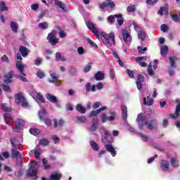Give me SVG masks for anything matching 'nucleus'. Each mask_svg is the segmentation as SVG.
<instances>
[{
  "label": "nucleus",
  "mask_w": 180,
  "mask_h": 180,
  "mask_svg": "<svg viewBox=\"0 0 180 180\" xmlns=\"http://www.w3.org/2000/svg\"><path fill=\"white\" fill-rule=\"evenodd\" d=\"M94 78L96 79V81H103V79L105 78V74L101 71H98L96 73Z\"/></svg>",
  "instance_id": "6ab92c4d"
},
{
  "label": "nucleus",
  "mask_w": 180,
  "mask_h": 180,
  "mask_svg": "<svg viewBox=\"0 0 180 180\" xmlns=\"http://www.w3.org/2000/svg\"><path fill=\"white\" fill-rule=\"evenodd\" d=\"M76 110L77 112H79V113H85V112H86V108H85V107H82L81 104L77 105Z\"/></svg>",
  "instance_id": "2f4dec72"
},
{
  "label": "nucleus",
  "mask_w": 180,
  "mask_h": 180,
  "mask_svg": "<svg viewBox=\"0 0 180 180\" xmlns=\"http://www.w3.org/2000/svg\"><path fill=\"white\" fill-rule=\"evenodd\" d=\"M39 4H33L31 5V9H32V11H37V8H39Z\"/></svg>",
  "instance_id": "338daca9"
},
{
  "label": "nucleus",
  "mask_w": 180,
  "mask_h": 180,
  "mask_svg": "<svg viewBox=\"0 0 180 180\" xmlns=\"http://www.w3.org/2000/svg\"><path fill=\"white\" fill-rule=\"evenodd\" d=\"M122 37L126 44H130V43H131V37H130L129 32L122 30Z\"/></svg>",
  "instance_id": "423d86ee"
},
{
  "label": "nucleus",
  "mask_w": 180,
  "mask_h": 180,
  "mask_svg": "<svg viewBox=\"0 0 180 180\" xmlns=\"http://www.w3.org/2000/svg\"><path fill=\"white\" fill-rule=\"evenodd\" d=\"M145 60H146V58L143 56L136 58V63H139V65L141 67H147V63H146V62H143V61H145Z\"/></svg>",
  "instance_id": "4be33fe9"
},
{
  "label": "nucleus",
  "mask_w": 180,
  "mask_h": 180,
  "mask_svg": "<svg viewBox=\"0 0 180 180\" xmlns=\"http://www.w3.org/2000/svg\"><path fill=\"white\" fill-rule=\"evenodd\" d=\"M50 77L49 82L54 84V82L58 79V75H57L56 72H50Z\"/></svg>",
  "instance_id": "f8f14e48"
},
{
  "label": "nucleus",
  "mask_w": 180,
  "mask_h": 180,
  "mask_svg": "<svg viewBox=\"0 0 180 180\" xmlns=\"http://www.w3.org/2000/svg\"><path fill=\"white\" fill-rule=\"evenodd\" d=\"M19 51L20 54L22 56V57H27V56L29 54V49H27L26 46H20Z\"/></svg>",
  "instance_id": "2eb2a0df"
},
{
  "label": "nucleus",
  "mask_w": 180,
  "mask_h": 180,
  "mask_svg": "<svg viewBox=\"0 0 180 180\" xmlns=\"http://www.w3.org/2000/svg\"><path fill=\"white\" fill-rule=\"evenodd\" d=\"M135 30H136V32H138V37L140 40H144V39H146V32H144V31L141 30L140 28H139L138 27H134Z\"/></svg>",
  "instance_id": "1a4fd4ad"
},
{
  "label": "nucleus",
  "mask_w": 180,
  "mask_h": 180,
  "mask_svg": "<svg viewBox=\"0 0 180 180\" xmlns=\"http://www.w3.org/2000/svg\"><path fill=\"white\" fill-rule=\"evenodd\" d=\"M127 73L128 74L129 78H134V72H133V71L127 69Z\"/></svg>",
  "instance_id": "69168bd1"
},
{
  "label": "nucleus",
  "mask_w": 180,
  "mask_h": 180,
  "mask_svg": "<svg viewBox=\"0 0 180 180\" xmlns=\"http://www.w3.org/2000/svg\"><path fill=\"white\" fill-rule=\"evenodd\" d=\"M41 63H43V58H37L34 60V63L36 64V65H40Z\"/></svg>",
  "instance_id": "6e6d98bb"
},
{
  "label": "nucleus",
  "mask_w": 180,
  "mask_h": 180,
  "mask_svg": "<svg viewBox=\"0 0 180 180\" xmlns=\"http://www.w3.org/2000/svg\"><path fill=\"white\" fill-rule=\"evenodd\" d=\"M116 16L114 15H110L108 18V21L110 23V25H113V23L115 22V19Z\"/></svg>",
  "instance_id": "603ef678"
},
{
  "label": "nucleus",
  "mask_w": 180,
  "mask_h": 180,
  "mask_svg": "<svg viewBox=\"0 0 180 180\" xmlns=\"http://www.w3.org/2000/svg\"><path fill=\"white\" fill-rule=\"evenodd\" d=\"M169 61H170V65L171 67H174V68H175V60H179V58H172V57H170L169 58Z\"/></svg>",
  "instance_id": "c03bdc74"
},
{
  "label": "nucleus",
  "mask_w": 180,
  "mask_h": 180,
  "mask_svg": "<svg viewBox=\"0 0 180 180\" xmlns=\"http://www.w3.org/2000/svg\"><path fill=\"white\" fill-rule=\"evenodd\" d=\"M158 0H146V4L148 5H155Z\"/></svg>",
  "instance_id": "e2e57ef3"
},
{
  "label": "nucleus",
  "mask_w": 180,
  "mask_h": 180,
  "mask_svg": "<svg viewBox=\"0 0 180 180\" xmlns=\"http://www.w3.org/2000/svg\"><path fill=\"white\" fill-rule=\"evenodd\" d=\"M55 4H56V5L58 6L60 8V9H62V11H63V12H66L67 6H65V4H64L63 3V1L56 0Z\"/></svg>",
  "instance_id": "5701e85b"
},
{
  "label": "nucleus",
  "mask_w": 180,
  "mask_h": 180,
  "mask_svg": "<svg viewBox=\"0 0 180 180\" xmlns=\"http://www.w3.org/2000/svg\"><path fill=\"white\" fill-rule=\"evenodd\" d=\"M87 42L91 47H93V49H98V45H96V44L94 42V41L91 40L90 39H87Z\"/></svg>",
  "instance_id": "49530a36"
},
{
  "label": "nucleus",
  "mask_w": 180,
  "mask_h": 180,
  "mask_svg": "<svg viewBox=\"0 0 180 180\" xmlns=\"http://www.w3.org/2000/svg\"><path fill=\"white\" fill-rule=\"evenodd\" d=\"M34 94L36 95L35 96L37 102L44 103V98H43L41 93H37V91H34Z\"/></svg>",
  "instance_id": "aec40b11"
},
{
  "label": "nucleus",
  "mask_w": 180,
  "mask_h": 180,
  "mask_svg": "<svg viewBox=\"0 0 180 180\" xmlns=\"http://www.w3.org/2000/svg\"><path fill=\"white\" fill-rule=\"evenodd\" d=\"M46 99H48L49 102H52V103H57V97H56L53 94H46Z\"/></svg>",
  "instance_id": "b1692460"
},
{
  "label": "nucleus",
  "mask_w": 180,
  "mask_h": 180,
  "mask_svg": "<svg viewBox=\"0 0 180 180\" xmlns=\"http://www.w3.org/2000/svg\"><path fill=\"white\" fill-rule=\"evenodd\" d=\"M10 26L14 33H18V30L19 29V25H18V23L11 21L10 23Z\"/></svg>",
  "instance_id": "393cba45"
},
{
  "label": "nucleus",
  "mask_w": 180,
  "mask_h": 180,
  "mask_svg": "<svg viewBox=\"0 0 180 180\" xmlns=\"http://www.w3.org/2000/svg\"><path fill=\"white\" fill-rule=\"evenodd\" d=\"M152 123H153V124H152L150 122H146L145 124H146V127L147 129H149L150 130H153V129H155L156 127V124H155V121H153Z\"/></svg>",
  "instance_id": "72a5a7b5"
},
{
  "label": "nucleus",
  "mask_w": 180,
  "mask_h": 180,
  "mask_svg": "<svg viewBox=\"0 0 180 180\" xmlns=\"http://www.w3.org/2000/svg\"><path fill=\"white\" fill-rule=\"evenodd\" d=\"M171 162V165L174 167V168H178V167H179V163L178 162V160H176L175 158H172L170 160Z\"/></svg>",
  "instance_id": "473e14b6"
},
{
  "label": "nucleus",
  "mask_w": 180,
  "mask_h": 180,
  "mask_svg": "<svg viewBox=\"0 0 180 180\" xmlns=\"http://www.w3.org/2000/svg\"><path fill=\"white\" fill-rule=\"evenodd\" d=\"M105 148L107 150V151H108V153H110L112 157H115V155H116V150H115V148L112 144L105 145Z\"/></svg>",
  "instance_id": "9d476101"
},
{
  "label": "nucleus",
  "mask_w": 180,
  "mask_h": 180,
  "mask_svg": "<svg viewBox=\"0 0 180 180\" xmlns=\"http://www.w3.org/2000/svg\"><path fill=\"white\" fill-rule=\"evenodd\" d=\"M15 78L20 79V81H22V82H27V79H26L24 75L22 76L20 74H17L15 75Z\"/></svg>",
  "instance_id": "79ce46f5"
},
{
  "label": "nucleus",
  "mask_w": 180,
  "mask_h": 180,
  "mask_svg": "<svg viewBox=\"0 0 180 180\" xmlns=\"http://www.w3.org/2000/svg\"><path fill=\"white\" fill-rule=\"evenodd\" d=\"M17 123H18V125L15 127L14 129L15 131H19V130H20V127L23 126L25 123H26V122L25 121V120L18 118Z\"/></svg>",
  "instance_id": "f3484780"
},
{
  "label": "nucleus",
  "mask_w": 180,
  "mask_h": 180,
  "mask_svg": "<svg viewBox=\"0 0 180 180\" xmlns=\"http://www.w3.org/2000/svg\"><path fill=\"white\" fill-rule=\"evenodd\" d=\"M56 36H57V32L56 30H53L47 37V40L49 41V43L51 44L52 46H56L57 43H58V38H56Z\"/></svg>",
  "instance_id": "f03ea898"
},
{
  "label": "nucleus",
  "mask_w": 180,
  "mask_h": 180,
  "mask_svg": "<svg viewBox=\"0 0 180 180\" xmlns=\"http://www.w3.org/2000/svg\"><path fill=\"white\" fill-rule=\"evenodd\" d=\"M103 110H106L105 106L102 107L97 110L91 111L89 114V116H98V115H99V113L101 112Z\"/></svg>",
  "instance_id": "412c9836"
},
{
  "label": "nucleus",
  "mask_w": 180,
  "mask_h": 180,
  "mask_svg": "<svg viewBox=\"0 0 180 180\" xmlns=\"http://www.w3.org/2000/svg\"><path fill=\"white\" fill-rule=\"evenodd\" d=\"M11 144L13 146L14 148L11 151V155L13 158H20L22 155L18 150H16V145L13 143V139H11Z\"/></svg>",
  "instance_id": "39448f33"
},
{
  "label": "nucleus",
  "mask_w": 180,
  "mask_h": 180,
  "mask_svg": "<svg viewBox=\"0 0 180 180\" xmlns=\"http://www.w3.org/2000/svg\"><path fill=\"white\" fill-rule=\"evenodd\" d=\"M1 109L4 112H11V107L6 103L1 104Z\"/></svg>",
  "instance_id": "c9c22d12"
},
{
  "label": "nucleus",
  "mask_w": 180,
  "mask_h": 180,
  "mask_svg": "<svg viewBox=\"0 0 180 180\" xmlns=\"http://www.w3.org/2000/svg\"><path fill=\"white\" fill-rule=\"evenodd\" d=\"M140 137H141L142 140L143 141H148V140H150V137H148V136L147 135H144L143 134H139Z\"/></svg>",
  "instance_id": "13d9d810"
},
{
  "label": "nucleus",
  "mask_w": 180,
  "mask_h": 180,
  "mask_svg": "<svg viewBox=\"0 0 180 180\" xmlns=\"http://www.w3.org/2000/svg\"><path fill=\"white\" fill-rule=\"evenodd\" d=\"M127 12H134L136 11V6L134 5H131L127 8Z\"/></svg>",
  "instance_id": "5fc2aeb1"
},
{
  "label": "nucleus",
  "mask_w": 180,
  "mask_h": 180,
  "mask_svg": "<svg viewBox=\"0 0 180 180\" xmlns=\"http://www.w3.org/2000/svg\"><path fill=\"white\" fill-rule=\"evenodd\" d=\"M15 66L17 70H18V72L21 75L26 77V74L25 73V65L22 64L20 61H17Z\"/></svg>",
  "instance_id": "6e6552de"
},
{
  "label": "nucleus",
  "mask_w": 180,
  "mask_h": 180,
  "mask_svg": "<svg viewBox=\"0 0 180 180\" xmlns=\"http://www.w3.org/2000/svg\"><path fill=\"white\" fill-rule=\"evenodd\" d=\"M121 109L122 112V117L124 120H126V119H127V107H126V105H122Z\"/></svg>",
  "instance_id": "cd10ccee"
},
{
  "label": "nucleus",
  "mask_w": 180,
  "mask_h": 180,
  "mask_svg": "<svg viewBox=\"0 0 180 180\" xmlns=\"http://www.w3.org/2000/svg\"><path fill=\"white\" fill-rule=\"evenodd\" d=\"M39 144H41L42 146H48L49 145V141L46 139H41L39 141Z\"/></svg>",
  "instance_id": "774afa93"
},
{
  "label": "nucleus",
  "mask_w": 180,
  "mask_h": 180,
  "mask_svg": "<svg viewBox=\"0 0 180 180\" xmlns=\"http://www.w3.org/2000/svg\"><path fill=\"white\" fill-rule=\"evenodd\" d=\"M40 29H42L43 30L47 29V27H49V24H47V22H40L38 25Z\"/></svg>",
  "instance_id": "a18cd8bd"
},
{
  "label": "nucleus",
  "mask_w": 180,
  "mask_h": 180,
  "mask_svg": "<svg viewBox=\"0 0 180 180\" xmlns=\"http://www.w3.org/2000/svg\"><path fill=\"white\" fill-rule=\"evenodd\" d=\"M30 133L33 136H37L38 134H40V130L38 129L32 128L30 129Z\"/></svg>",
  "instance_id": "e433bc0d"
},
{
  "label": "nucleus",
  "mask_w": 180,
  "mask_h": 180,
  "mask_svg": "<svg viewBox=\"0 0 180 180\" xmlns=\"http://www.w3.org/2000/svg\"><path fill=\"white\" fill-rule=\"evenodd\" d=\"M144 119H146V115H144V114L143 113H140L137 116L136 122H143Z\"/></svg>",
  "instance_id": "a19ab883"
},
{
  "label": "nucleus",
  "mask_w": 180,
  "mask_h": 180,
  "mask_svg": "<svg viewBox=\"0 0 180 180\" xmlns=\"http://www.w3.org/2000/svg\"><path fill=\"white\" fill-rule=\"evenodd\" d=\"M160 165L162 171H165V172L169 169V163L167 160H162Z\"/></svg>",
  "instance_id": "dca6fc26"
},
{
  "label": "nucleus",
  "mask_w": 180,
  "mask_h": 180,
  "mask_svg": "<svg viewBox=\"0 0 180 180\" xmlns=\"http://www.w3.org/2000/svg\"><path fill=\"white\" fill-rule=\"evenodd\" d=\"M159 15H168V7H161L158 12Z\"/></svg>",
  "instance_id": "c756f323"
},
{
  "label": "nucleus",
  "mask_w": 180,
  "mask_h": 180,
  "mask_svg": "<svg viewBox=\"0 0 180 180\" xmlns=\"http://www.w3.org/2000/svg\"><path fill=\"white\" fill-rule=\"evenodd\" d=\"M86 25L88 29L91 30L94 34H96L99 41L102 40L101 37L105 39V41H104V44H105L108 49L112 46V44H113V46L116 44V41H115V33L110 32L108 34L105 32L99 33V31L96 27V25L94 24L91 20L86 21Z\"/></svg>",
  "instance_id": "f257e3e1"
},
{
  "label": "nucleus",
  "mask_w": 180,
  "mask_h": 180,
  "mask_svg": "<svg viewBox=\"0 0 180 180\" xmlns=\"http://www.w3.org/2000/svg\"><path fill=\"white\" fill-rule=\"evenodd\" d=\"M91 68H92V63H88L87 65H86L84 68V72H89V71H91Z\"/></svg>",
  "instance_id": "09e8293b"
},
{
  "label": "nucleus",
  "mask_w": 180,
  "mask_h": 180,
  "mask_svg": "<svg viewBox=\"0 0 180 180\" xmlns=\"http://www.w3.org/2000/svg\"><path fill=\"white\" fill-rule=\"evenodd\" d=\"M75 120L77 122V123H85V122H86V117L84 116L77 117Z\"/></svg>",
  "instance_id": "4c0bfd02"
},
{
  "label": "nucleus",
  "mask_w": 180,
  "mask_h": 180,
  "mask_svg": "<svg viewBox=\"0 0 180 180\" xmlns=\"http://www.w3.org/2000/svg\"><path fill=\"white\" fill-rule=\"evenodd\" d=\"M176 102L178 104L176 106L175 113L170 115V117H172V119H177L178 117H180V113H179V112H180V100H179V98H177L176 100Z\"/></svg>",
  "instance_id": "20e7f679"
},
{
  "label": "nucleus",
  "mask_w": 180,
  "mask_h": 180,
  "mask_svg": "<svg viewBox=\"0 0 180 180\" xmlns=\"http://www.w3.org/2000/svg\"><path fill=\"white\" fill-rule=\"evenodd\" d=\"M108 6H110V8L112 9L115 8V3H113L112 1H110L103 2V4H100V8H101V9H105V8H108Z\"/></svg>",
  "instance_id": "9b49d317"
},
{
  "label": "nucleus",
  "mask_w": 180,
  "mask_h": 180,
  "mask_svg": "<svg viewBox=\"0 0 180 180\" xmlns=\"http://www.w3.org/2000/svg\"><path fill=\"white\" fill-rule=\"evenodd\" d=\"M36 167H37V162L34 161L30 165V169L27 170V175L30 176H34V179L37 178V176H36L37 175V169H36Z\"/></svg>",
  "instance_id": "7ed1b4c3"
},
{
  "label": "nucleus",
  "mask_w": 180,
  "mask_h": 180,
  "mask_svg": "<svg viewBox=\"0 0 180 180\" xmlns=\"http://www.w3.org/2000/svg\"><path fill=\"white\" fill-rule=\"evenodd\" d=\"M160 29L162 32H163L164 33H167V32H168V25L163 24L161 25Z\"/></svg>",
  "instance_id": "864d4df0"
},
{
  "label": "nucleus",
  "mask_w": 180,
  "mask_h": 180,
  "mask_svg": "<svg viewBox=\"0 0 180 180\" xmlns=\"http://www.w3.org/2000/svg\"><path fill=\"white\" fill-rule=\"evenodd\" d=\"M12 78H13V72H10L5 75L4 82H5V84H11V82H12V81H11Z\"/></svg>",
  "instance_id": "ddd939ff"
},
{
  "label": "nucleus",
  "mask_w": 180,
  "mask_h": 180,
  "mask_svg": "<svg viewBox=\"0 0 180 180\" xmlns=\"http://www.w3.org/2000/svg\"><path fill=\"white\" fill-rule=\"evenodd\" d=\"M47 112H46L45 109H42L39 112V117L40 120L43 121L44 120V117H46V115Z\"/></svg>",
  "instance_id": "7c9ffc66"
},
{
  "label": "nucleus",
  "mask_w": 180,
  "mask_h": 180,
  "mask_svg": "<svg viewBox=\"0 0 180 180\" xmlns=\"http://www.w3.org/2000/svg\"><path fill=\"white\" fill-rule=\"evenodd\" d=\"M98 126V122H94L91 127L90 128V131H95Z\"/></svg>",
  "instance_id": "052dcab7"
},
{
  "label": "nucleus",
  "mask_w": 180,
  "mask_h": 180,
  "mask_svg": "<svg viewBox=\"0 0 180 180\" xmlns=\"http://www.w3.org/2000/svg\"><path fill=\"white\" fill-rule=\"evenodd\" d=\"M59 37H60V39H64V38L67 37V33H65V32H64V31H60L59 32Z\"/></svg>",
  "instance_id": "0e129e2a"
},
{
  "label": "nucleus",
  "mask_w": 180,
  "mask_h": 180,
  "mask_svg": "<svg viewBox=\"0 0 180 180\" xmlns=\"http://www.w3.org/2000/svg\"><path fill=\"white\" fill-rule=\"evenodd\" d=\"M15 103L19 104L21 103L22 102H25V96L20 94H18L15 96Z\"/></svg>",
  "instance_id": "a211bd4d"
},
{
  "label": "nucleus",
  "mask_w": 180,
  "mask_h": 180,
  "mask_svg": "<svg viewBox=\"0 0 180 180\" xmlns=\"http://www.w3.org/2000/svg\"><path fill=\"white\" fill-rule=\"evenodd\" d=\"M91 147L93 148L94 151H98L99 150V146H98V143H96L95 141H91L90 142Z\"/></svg>",
  "instance_id": "f704fd0d"
},
{
  "label": "nucleus",
  "mask_w": 180,
  "mask_h": 180,
  "mask_svg": "<svg viewBox=\"0 0 180 180\" xmlns=\"http://www.w3.org/2000/svg\"><path fill=\"white\" fill-rule=\"evenodd\" d=\"M143 82H144V76L141 75H139L136 81L137 89L139 91H141V88H143Z\"/></svg>",
  "instance_id": "0eeeda50"
},
{
  "label": "nucleus",
  "mask_w": 180,
  "mask_h": 180,
  "mask_svg": "<svg viewBox=\"0 0 180 180\" xmlns=\"http://www.w3.org/2000/svg\"><path fill=\"white\" fill-rule=\"evenodd\" d=\"M101 117L103 123H106V122H108V117H106V114H101Z\"/></svg>",
  "instance_id": "680f3d73"
},
{
  "label": "nucleus",
  "mask_w": 180,
  "mask_h": 180,
  "mask_svg": "<svg viewBox=\"0 0 180 180\" xmlns=\"http://www.w3.org/2000/svg\"><path fill=\"white\" fill-rule=\"evenodd\" d=\"M1 61H2V63H9V58H8V56L4 55L1 58Z\"/></svg>",
  "instance_id": "4d7b16f0"
},
{
  "label": "nucleus",
  "mask_w": 180,
  "mask_h": 180,
  "mask_svg": "<svg viewBox=\"0 0 180 180\" xmlns=\"http://www.w3.org/2000/svg\"><path fill=\"white\" fill-rule=\"evenodd\" d=\"M153 102V98H150V97L143 98V103L144 105H147V106H151Z\"/></svg>",
  "instance_id": "bb28decb"
},
{
  "label": "nucleus",
  "mask_w": 180,
  "mask_h": 180,
  "mask_svg": "<svg viewBox=\"0 0 180 180\" xmlns=\"http://www.w3.org/2000/svg\"><path fill=\"white\" fill-rule=\"evenodd\" d=\"M37 75L38 78H44L46 74L44 73V72L43 70H38V71L37 72Z\"/></svg>",
  "instance_id": "37998d69"
},
{
  "label": "nucleus",
  "mask_w": 180,
  "mask_h": 180,
  "mask_svg": "<svg viewBox=\"0 0 180 180\" xmlns=\"http://www.w3.org/2000/svg\"><path fill=\"white\" fill-rule=\"evenodd\" d=\"M85 53V49H84L83 47H79L77 49V53L79 55V56H82V54H84Z\"/></svg>",
  "instance_id": "bf43d9fd"
},
{
  "label": "nucleus",
  "mask_w": 180,
  "mask_h": 180,
  "mask_svg": "<svg viewBox=\"0 0 180 180\" xmlns=\"http://www.w3.org/2000/svg\"><path fill=\"white\" fill-rule=\"evenodd\" d=\"M64 124V120H54V126L57 127V126H63Z\"/></svg>",
  "instance_id": "ea45409f"
},
{
  "label": "nucleus",
  "mask_w": 180,
  "mask_h": 180,
  "mask_svg": "<svg viewBox=\"0 0 180 180\" xmlns=\"http://www.w3.org/2000/svg\"><path fill=\"white\" fill-rule=\"evenodd\" d=\"M32 153H34L35 158H39L40 156V149L35 148L34 150L32 151Z\"/></svg>",
  "instance_id": "8fccbe9b"
},
{
  "label": "nucleus",
  "mask_w": 180,
  "mask_h": 180,
  "mask_svg": "<svg viewBox=\"0 0 180 180\" xmlns=\"http://www.w3.org/2000/svg\"><path fill=\"white\" fill-rule=\"evenodd\" d=\"M61 174L56 173L51 174L50 179H46L45 177H42V180H60L61 179Z\"/></svg>",
  "instance_id": "4468645a"
},
{
  "label": "nucleus",
  "mask_w": 180,
  "mask_h": 180,
  "mask_svg": "<svg viewBox=\"0 0 180 180\" xmlns=\"http://www.w3.org/2000/svg\"><path fill=\"white\" fill-rule=\"evenodd\" d=\"M0 9L1 11H8V8L6 7V5H5V2L4 1L0 2Z\"/></svg>",
  "instance_id": "de8ad7c7"
},
{
  "label": "nucleus",
  "mask_w": 180,
  "mask_h": 180,
  "mask_svg": "<svg viewBox=\"0 0 180 180\" xmlns=\"http://www.w3.org/2000/svg\"><path fill=\"white\" fill-rule=\"evenodd\" d=\"M168 53V46H162L160 47V54L161 56H165Z\"/></svg>",
  "instance_id": "c85d7f7f"
},
{
  "label": "nucleus",
  "mask_w": 180,
  "mask_h": 180,
  "mask_svg": "<svg viewBox=\"0 0 180 180\" xmlns=\"http://www.w3.org/2000/svg\"><path fill=\"white\" fill-rule=\"evenodd\" d=\"M153 65L151 63H150L148 66V74L150 75V77H153V75H154V71H153Z\"/></svg>",
  "instance_id": "58836bf2"
},
{
  "label": "nucleus",
  "mask_w": 180,
  "mask_h": 180,
  "mask_svg": "<svg viewBox=\"0 0 180 180\" xmlns=\"http://www.w3.org/2000/svg\"><path fill=\"white\" fill-rule=\"evenodd\" d=\"M1 86L3 88V91H4L5 92H11V87H9V86L3 84H1Z\"/></svg>",
  "instance_id": "3c124183"
},
{
  "label": "nucleus",
  "mask_w": 180,
  "mask_h": 180,
  "mask_svg": "<svg viewBox=\"0 0 180 180\" xmlns=\"http://www.w3.org/2000/svg\"><path fill=\"white\" fill-rule=\"evenodd\" d=\"M115 18H117V22L118 23V25L120 26H122V25H123L124 23V20H123V16L122 15V14H117V15H115Z\"/></svg>",
  "instance_id": "a878e982"
}]
</instances>
